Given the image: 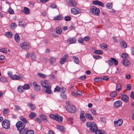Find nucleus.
Segmentation results:
<instances>
[{"label":"nucleus","instance_id":"nucleus-1","mask_svg":"<svg viewBox=\"0 0 134 134\" xmlns=\"http://www.w3.org/2000/svg\"><path fill=\"white\" fill-rule=\"evenodd\" d=\"M86 125L89 128L90 130L92 132H94L97 130V125L94 122H86Z\"/></svg>","mask_w":134,"mask_h":134},{"label":"nucleus","instance_id":"nucleus-2","mask_svg":"<svg viewBox=\"0 0 134 134\" xmlns=\"http://www.w3.org/2000/svg\"><path fill=\"white\" fill-rule=\"evenodd\" d=\"M90 13L94 15L98 16L100 12L99 9L98 8L94 6L92 7L90 9Z\"/></svg>","mask_w":134,"mask_h":134},{"label":"nucleus","instance_id":"nucleus-3","mask_svg":"<svg viewBox=\"0 0 134 134\" xmlns=\"http://www.w3.org/2000/svg\"><path fill=\"white\" fill-rule=\"evenodd\" d=\"M49 116L51 118L59 122H61L62 121L63 119L62 117L59 116L58 114L55 115L51 114L49 115Z\"/></svg>","mask_w":134,"mask_h":134},{"label":"nucleus","instance_id":"nucleus-4","mask_svg":"<svg viewBox=\"0 0 134 134\" xmlns=\"http://www.w3.org/2000/svg\"><path fill=\"white\" fill-rule=\"evenodd\" d=\"M26 125L25 123H23L21 121H18L16 124V126L17 130L20 131L22 129H24Z\"/></svg>","mask_w":134,"mask_h":134},{"label":"nucleus","instance_id":"nucleus-5","mask_svg":"<svg viewBox=\"0 0 134 134\" xmlns=\"http://www.w3.org/2000/svg\"><path fill=\"white\" fill-rule=\"evenodd\" d=\"M2 124L3 127L5 129H9L10 126V123L9 121L7 119L4 120L2 121Z\"/></svg>","mask_w":134,"mask_h":134},{"label":"nucleus","instance_id":"nucleus-6","mask_svg":"<svg viewBox=\"0 0 134 134\" xmlns=\"http://www.w3.org/2000/svg\"><path fill=\"white\" fill-rule=\"evenodd\" d=\"M21 47L24 49L28 50L31 47L30 44L27 42H23L21 43L20 45Z\"/></svg>","mask_w":134,"mask_h":134},{"label":"nucleus","instance_id":"nucleus-7","mask_svg":"<svg viewBox=\"0 0 134 134\" xmlns=\"http://www.w3.org/2000/svg\"><path fill=\"white\" fill-rule=\"evenodd\" d=\"M114 63V65L116 66L118 64V61L115 58H111V59H110L108 61V64L109 65H112Z\"/></svg>","mask_w":134,"mask_h":134},{"label":"nucleus","instance_id":"nucleus-8","mask_svg":"<svg viewBox=\"0 0 134 134\" xmlns=\"http://www.w3.org/2000/svg\"><path fill=\"white\" fill-rule=\"evenodd\" d=\"M71 11L72 13L75 15L81 13V10L78 8H72L71 10Z\"/></svg>","mask_w":134,"mask_h":134},{"label":"nucleus","instance_id":"nucleus-9","mask_svg":"<svg viewBox=\"0 0 134 134\" xmlns=\"http://www.w3.org/2000/svg\"><path fill=\"white\" fill-rule=\"evenodd\" d=\"M76 41V39L75 37H70L67 40V42L70 44L75 43Z\"/></svg>","mask_w":134,"mask_h":134},{"label":"nucleus","instance_id":"nucleus-10","mask_svg":"<svg viewBox=\"0 0 134 134\" xmlns=\"http://www.w3.org/2000/svg\"><path fill=\"white\" fill-rule=\"evenodd\" d=\"M69 113H73L75 112L76 110V108L74 106H71V107H68L66 109Z\"/></svg>","mask_w":134,"mask_h":134},{"label":"nucleus","instance_id":"nucleus-11","mask_svg":"<svg viewBox=\"0 0 134 134\" xmlns=\"http://www.w3.org/2000/svg\"><path fill=\"white\" fill-rule=\"evenodd\" d=\"M123 122L122 120L121 119H119L117 121H114V123L115 125L117 126H120L121 125Z\"/></svg>","mask_w":134,"mask_h":134},{"label":"nucleus","instance_id":"nucleus-12","mask_svg":"<svg viewBox=\"0 0 134 134\" xmlns=\"http://www.w3.org/2000/svg\"><path fill=\"white\" fill-rule=\"evenodd\" d=\"M122 104V102L121 100H117L115 102L114 106L115 107L118 108Z\"/></svg>","mask_w":134,"mask_h":134},{"label":"nucleus","instance_id":"nucleus-13","mask_svg":"<svg viewBox=\"0 0 134 134\" xmlns=\"http://www.w3.org/2000/svg\"><path fill=\"white\" fill-rule=\"evenodd\" d=\"M68 4L70 6L73 7H75L77 5L76 2L74 0H69Z\"/></svg>","mask_w":134,"mask_h":134},{"label":"nucleus","instance_id":"nucleus-14","mask_svg":"<svg viewBox=\"0 0 134 134\" xmlns=\"http://www.w3.org/2000/svg\"><path fill=\"white\" fill-rule=\"evenodd\" d=\"M92 3L93 4L98 5L102 7H103L104 6V4L103 3L98 0L93 1Z\"/></svg>","mask_w":134,"mask_h":134},{"label":"nucleus","instance_id":"nucleus-15","mask_svg":"<svg viewBox=\"0 0 134 134\" xmlns=\"http://www.w3.org/2000/svg\"><path fill=\"white\" fill-rule=\"evenodd\" d=\"M22 77L21 75H17L16 74L14 75L12 77V79L15 80H19Z\"/></svg>","mask_w":134,"mask_h":134},{"label":"nucleus","instance_id":"nucleus-16","mask_svg":"<svg viewBox=\"0 0 134 134\" xmlns=\"http://www.w3.org/2000/svg\"><path fill=\"white\" fill-rule=\"evenodd\" d=\"M41 83L42 86L44 88L49 86L48 85V81L47 80H43L41 81Z\"/></svg>","mask_w":134,"mask_h":134},{"label":"nucleus","instance_id":"nucleus-17","mask_svg":"<svg viewBox=\"0 0 134 134\" xmlns=\"http://www.w3.org/2000/svg\"><path fill=\"white\" fill-rule=\"evenodd\" d=\"M122 63L125 66H128L130 64V61L127 59H123L122 60Z\"/></svg>","mask_w":134,"mask_h":134},{"label":"nucleus","instance_id":"nucleus-18","mask_svg":"<svg viewBox=\"0 0 134 134\" xmlns=\"http://www.w3.org/2000/svg\"><path fill=\"white\" fill-rule=\"evenodd\" d=\"M121 99L123 101L127 102L129 100V97L127 95L124 94L122 96Z\"/></svg>","mask_w":134,"mask_h":134},{"label":"nucleus","instance_id":"nucleus-19","mask_svg":"<svg viewBox=\"0 0 134 134\" xmlns=\"http://www.w3.org/2000/svg\"><path fill=\"white\" fill-rule=\"evenodd\" d=\"M14 38L15 40L17 43L19 41L20 39L19 35L18 34H16L15 35Z\"/></svg>","mask_w":134,"mask_h":134},{"label":"nucleus","instance_id":"nucleus-20","mask_svg":"<svg viewBox=\"0 0 134 134\" xmlns=\"http://www.w3.org/2000/svg\"><path fill=\"white\" fill-rule=\"evenodd\" d=\"M85 116L86 117L90 120H92L93 119L92 115L90 113H87L85 114Z\"/></svg>","mask_w":134,"mask_h":134},{"label":"nucleus","instance_id":"nucleus-21","mask_svg":"<svg viewBox=\"0 0 134 134\" xmlns=\"http://www.w3.org/2000/svg\"><path fill=\"white\" fill-rule=\"evenodd\" d=\"M63 19L62 16L60 15L54 17L53 18V20H60Z\"/></svg>","mask_w":134,"mask_h":134},{"label":"nucleus","instance_id":"nucleus-22","mask_svg":"<svg viewBox=\"0 0 134 134\" xmlns=\"http://www.w3.org/2000/svg\"><path fill=\"white\" fill-rule=\"evenodd\" d=\"M17 90L20 93L23 92L24 91V90L23 87V86H18L17 87Z\"/></svg>","mask_w":134,"mask_h":134},{"label":"nucleus","instance_id":"nucleus-23","mask_svg":"<svg viewBox=\"0 0 134 134\" xmlns=\"http://www.w3.org/2000/svg\"><path fill=\"white\" fill-rule=\"evenodd\" d=\"M36 116V114L34 112H31L29 115V117L31 119H32Z\"/></svg>","mask_w":134,"mask_h":134},{"label":"nucleus","instance_id":"nucleus-24","mask_svg":"<svg viewBox=\"0 0 134 134\" xmlns=\"http://www.w3.org/2000/svg\"><path fill=\"white\" fill-rule=\"evenodd\" d=\"M45 91L46 93L48 94H50L51 93L52 91L51 89V87L49 86H48L46 88Z\"/></svg>","mask_w":134,"mask_h":134},{"label":"nucleus","instance_id":"nucleus-25","mask_svg":"<svg viewBox=\"0 0 134 134\" xmlns=\"http://www.w3.org/2000/svg\"><path fill=\"white\" fill-rule=\"evenodd\" d=\"M28 105L29 108L32 110H35L36 108L35 105L32 103H28Z\"/></svg>","mask_w":134,"mask_h":134},{"label":"nucleus","instance_id":"nucleus-26","mask_svg":"<svg viewBox=\"0 0 134 134\" xmlns=\"http://www.w3.org/2000/svg\"><path fill=\"white\" fill-rule=\"evenodd\" d=\"M40 117L44 122H46L48 120L47 117L46 115L42 114L40 115Z\"/></svg>","mask_w":134,"mask_h":134},{"label":"nucleus","instance_id":"nucleus-27","mask_svg":"<svg viewBox=\"0 0 134 134\" xmlns=\"http://www.w3.org/2000/svg\"><path fill=\"white\" fill-rule=\"evenodd\" d=\"M27 130L26 129H22L21 130H20L19 133L20 134H26L27 132Z\"/></svg>","mask_w":134,"mask_h":134},{"label":"nucleus","instance_id":"nucleus-28","mask_svg":"<svg viewBox=\"0 0 134 134\" xmlns=\"http://www.w3.org/2000/svg\"><path fill=\"white\" fill-rule=\"evenodd\" d=\"M72 58L74 59V61L76 63L78 64L79 63V60L77 57L75 56H72Z\"/></svg>","mask_w":134,"mask_h":134},{"label":"nucleus","instance_id":"nucleus-29","mask_svg":"<svg viewBox=\"0 0 134 134\" xmlns=\"http://www.w3.org/2000/svg\"><path fill=\"white\" fill-rule=\"evenodd\" d=\"M50 63L51 64H53L55 63L56 59L54 57H52L50 58L49 59Z\"/></svg>","mask_w":134,"mask_h":134},{"label":"nucleus","instance_id":"nucleus-30","mask_svg":"<svg viewBox=\"0 0 134 134\" xmlns=\"http://www.w3.org/2000/svg\"><path fill=\"white\" fill-rule=\"evenodd\" d=\"M57 128L61 131H64L65 129V127L63 126L60 125H57Z\"/></svg>","mask_w":134,"mask_h":134},{"label":"nucleus","instance_id":"nucleus-31","mask_svg":"<svg viewBox=\"0 0 134 134\" xmlns=\"http://www.w3.org/2000/svg\"><path fill=\"white\" fill-rule=\"evenodd\" d=\"M24 12L26 14H29V9L27 7H24Z\"/></svg>","mask_w":134,"mask_h":134},{"label":"nucleus","instance_id":"nucleus-32","mask_svg":"<svg viewBox=\"0 0 134 134\" xmlns=\"http://www.w3.org/2000/svg\"><path fill=\"white\" fill-rule=\"evenodd\" d=\"M5 35L8 38L11 37L12 36V33L10 32H7L5 33Z\"/></svg>","mask_w":134,"mask_h":134},{"label":"nucleus","instance_id":"nucleus-33","mask_svg":"<svg viewBox=\"0 0 134 134\" xmlns=\"http://www.w3.org/2000/svg\"><path fill=\"white\" fill-rule=\"evenodd\" d=\"M121 46L125 48H127V45L125 42L124 41H122L121 42Z\"/></svg>","mask_w":134,"mask_h":134},{"label":"nucleus","instance_id":"nucleus-34","mask_svg":"<svg viewBox=\"0 0 134 134\" xmlns=\"http://www.w3.org/2000/svg\"><path fill=\"white\" fill-rule=\"evenodd\" d=\"M66 61V59L65 58H62L60 59V62L61 64H64Z\"/></svg>","mask_w":134,"mask_h":134},{"label":"nucleus","instance_id":"nucleus-35","mask_svg":"<svg viewBox=\"0 0 134 134\" xmlns=\"http://www.w3.org/2000/svg\"><path fill=\"white\" fill-rule=\"evenodd\" d=\"M94 53L96 54H101L103 53V52L101 50H96L94 51Z\"/></svg>","mask_w":134,"mask_h":134},{"label":"nucleus","instance_id":"nucleus-36","mask_svg":"<svg viewBox=\"0 0 134 134\" xmlns=\"http://www.w3.org/2000/svg\"><path fill=\"white\" fill-rule=\"evenodd\" d=\"M36 57L35 54L33 53L31 54V59L33 61H35L36 59Z\"/></svg>","mask_w":134,"mask_h":134},{"label":"nucleus","instance_id":"nucleus-37","mask_svg":"<svg viewBox=\"0 0 134 134\" xmlns=\"http://www.w3.org/2000/svg\"><path fill=\"white\" fill-rule=\"evenodd\" d=\"M56 32L58 34H60L62 32V31L61 28L59 27L56 28Z\"/></svg>","mask_w":134,"mask_h":134},{"label":"nucleus","instance_id":"nucleus-38","mask_svg":"<svg viewBox=\"0 0 134 134\" xmlns=\"http://www.w3.org/2000/svg\"><path fill=\"white\" fill-rule=\"evenodd\" d=\"M121 90V85L119 84L118 83L117 84L116 88V90L118 91H120Z\"/></svg>","mask_w":134,"mask_h":134},{"label":"nucleus","instance_id":"nucleus-39","mask_svg":"<svg viewBox=\"0 0 134 134\" xmlns=\"http://www.w3.org/2000/svg\"><path fill=\"white\" fill-rule=\"evenodd\" d=\"M23 87L24 88V90H27L30 88L29 85L27 84H24L23 86Z\"/></svg>","mask_w":134,"mask_h":134},{"label":"nucleus","instance_id":"nucleus-40","mask_svg":"<svg viewBox=\"0 0 134 134\" xmlns=\"http://www.w3.org/2000/svg\"><path fill=\"white\" fill-rule=\"evenodd\" d=\"M10 111L7 108H4L3 110V113L4 114H7L9 113Z\"/></svg>","mask_w":134,"mask_h":134},{"label":"nucleus","instance_id":"nucleus-41","mask_svg":"<svg viewBox=\"0 0 134 134\" xmlns=\"http://www.w3.org/2000/svg\"><path fill=\"white\" fill-rule=\"evenodd\" d=\"M0 80L3 82H8V80L5 77H2L0 79Z\"/></svg>","mask_w":134,"mask_h":134},{"label":"nucleus","instance_id":"nucleus-42","mask_svg":"<svg viewBox=\"0 0 134 134\" xmlns=\"http://www.w3.org/2000/svg\"><path fill=\"white\" fill-rule=\"evenodd\" d=\"M60 96L63 99H65L66 97V96L64 93L61 92L60 94Z\"/></svg>","mask_w":134,"mask_h":134},{"label":"nucleus","instance_id":"nucleus-43","mask_svg":"<svg viewBox=\"0 0 134 134\" xmlns=\"http://www.w3.org/2000/svg\"><path fill=\"white\" fill-rule=\"evenodd\" d=\"M37 75L43 78H45L46 77V75L43 74H42L40 73H38L37 74Z\"/></svg>","mask_w":134,"mask_h":134},{"label":"nucleus","instance_id":"nucleus-44","mask_svg":"<svg viewBox=\"0 0 134 134\" xmlns=\"http://www.w3.org/2000/svg\"><path fill=\"white\" fill-rule=\"evenodd\" d=\"M117 94V92L115 91H114L112 92L110 94L111 96L113 97H115Z\"/></svg>","mask_w":134,"mask_h":134},{"label":"nucleus","instance_id":"nucleus-45","mask_svg":"<svg viewBox=\"0 0 134 134\" xmlns=\"http://www.w3.org/2000/svg\"><path fill=\"white\" fill-rule=\"evenodd\" d=\"M128 57L127 54L125 53H123L121 55V57L122 58L126 59Z\"/></svg>","mask_w":134,"mask_h":134},{"label":"nucleus","instance_id":"nucleus-46","mask_svg":"<svg viewBox=\"0 0 134 134\" xmlns=\"http://www.w3.org/2000/svg\"><path fill=\"white\" fill-rule=\"evenodd\" d=\"M41 87L40 86L37 85L35 87V89L36 91H38L40 89Z\"/></svg>","mask_w":134,"mask_h":134},{"label":"nucleus","instance_id":"nucleus-47","mask_svg":"<svg viewBox=\"0 0 134 134\" xmlns=\"http://www.w3.org/2000/svg\"><path fill=\"white\" fill-rule=\"evenodd\" d=\"M107 8L110 9L112 7V4L111 3H108L106 5Z\"/></svg>","mask_w":134,"mask_h":134},{"label":"nucleus","instance_id":"nucleus-48","mask_svg":"<svg viewBox=\"0 0 134 134\" xmlns=\"http://www.w3.org/2000/svg\"><path fill=\"white\" fill-rule=\"evenodd\" d=\"M100 47L102 48L103 49H105L107 47V45L104 44H101L100 45Z\"/></svg>","mask_w":134,"mask_h":134},{"label":"nucleus","instance_id":"nucleus-49","mask_svg":"<svg viewBox=\"0 0 134 134\" xmlns=\"http://www.w3.org/2000/svg\"><path fill=\"white\" fill-rule=\"evenodd\" d=\"M93 57L96 59H100L102 58V56L99 55H93Z\"/></svg>","mask_w":134,"mask_h":134},{"label":"nucleus","instance_id":"nucleus-50","mask_svg":"<svg viewBox=\"0 0 134 134\" xmlns=\"http://www.w3.org/2000/svg\"><path fill=\"white\" fill-rule=\"evenodd\" d=\"M60 90V88L58 86H57L56 87L54 88V91L59 92Z\"/></svg>","mask_w":134,"mask_h":134},{"label":"nucleus","instance_id":"nucleus-51","mask_svg":"<svg viewBox=\"0 0 134 134\" xmlns=\"http://www.w3.org/2000/svg\"><path fill=\"white\" fill-rule=\"evenodd\" d=\"M27 132L26 134H34V131L32 130H27Z\"/></svg>","mask_w":134,"mask_h":134},{"label":"nucleus","instance_id":"nucleus-52","mask_svg":"<svg viewBox=\"0 0 134 134\" xmlns=\"http://www.w3.org/2000/svg\"><path fill=\"white\" fill-rule=\"evenodd\" d=\"M0 51L4 53H6L7 52V50L6 48H4L1 49H0Z\"/></svg>","mask_w":134,"mask_h":134},{"label":"nucleus","instance_id":"nucleus-53","mask_svg":"<svg viewBox=\"0 0 134 134\" xmlns=\"http://www.w3.org/2000/svg\"><path fill=\"white\" fill-rule=\"evenodd\" d=\"M90 111L92 114L93 115H96V112L95 110L93 109H91Z\"/></svg>","mask_w":134,"mask_h":134},{"label":"nucleus","instance_id":"nucleus-54","mask_svg":"<svg viewBox=\"0 0 134 134\" xmlns=\"http://www.w3.org/2000/svg\"><path fill=\"white\" fill-rule=\"evenodd\" d=\"M65 20L66 21H69L71 20V17L69 16H67L65 17Z\"/></svg>","mask_w":134,"mask_h":134},{"label":"nucleus","instance_id":"nucleus-55","mask_svg":"<svg viewBox=\"0 0 134 134\" xmlns=\"http://www.w3.org/2000/svg\"><path fill=\"white\" fill-rule=\"evenodd\" d=\"M80 118L81 120L83 121H85L86 119L85 116L84 115L80 116Z\"/></svg>","mask_w":134,"mask_h":134},{"label":"nucleus","instance_id":"nucleus-56","mask_svg":"<svg viewBox=\"0 0 134 134\" xmlns=\"http://www.w3.org/2000/svg\"><path fill=\"white\" fill-rule=\"evenodd\" d=\"M102 78L101 77H98L95 78L94 79V80L95 81H99L102 80Z\"/></svg>","mask_w":134,"mask_h":134},{"label":"nucleus","instance_id":"nucleus-57","mask_svg":"<svg viewBox=\"0 0 134 134\" xmlns=\"http://www.w3.org/2000/svg\"><path fill=\"white\" fill-rule=\"evenodd\" d=\"M79 42L80 43H82L83 42V39L82 38H79L78 40Z\"/></svg>","mask_w":134,"mask_h":134},{"label":"nucleus","instance_id":"nucleus-58","mask_svg":"<svg viewBox=\"0 0 134 134\" xmlns=\"http://www.w3.org/2000/svg\"><path fill=\"white\" fill-rule=\"evenodd\" d=\"M20 119L22 121L24 122V123L25 124V123L27 122V120L25 118L23 117H20Z\"/></svg>","mask_w":134,"mask_h":134},{"label":"nucleus","instance_id":"nucleus-59","mask_svg":"<svg viewBox=\"0 0 134 134\" xmlns=\"http://www.w3.org/2000/svg\"><path fill=\"white\" fill-rule=\"evenodd\" d=\"M131 85L130 84L127 85V86L126 88V89L128 90H129L131 89Z\"/></svg>","mask_w":134,"mask_h":134},{"label":"nucleus","instance_id":"nucleus-60","mask_svg":"<svg viewBox=\"0 0 134 134\" xmlns=\"http://www.w3.org/2000/svg\"><path fill=\"white\" fill-rule=\"evenodd\" d=\"M8 11L11 14H13L14 13V11L10 8H9Z\"/></svg>","mask_w":134,"mask_h":134},{"label":"nucleus","instance_id":"nucleus-61","mask_svg":"<svg viewBox=\"0 0 134 134\" xmlns=\"http://www.w3.org/2000/svg\"><path fill=\"white\" fill-rule=\"evenodd\" d=\"M23 22V20H21L20 21H18V25L19 26H20L21 25L23 26L24 25V24H22V25L21 24H22V23Z\"/></svg>","mask_w":134,"mask_h":134},{"label":"nucleus","instance_id":"nucleus-62","mask_svg":"<svg viewBox=\"0 0 134 134\" xmlns=\"http://www.w3.org/2000/svg\"><path fill=\"white\" fill-rule=\"evenodd\" d=\"M11 27L13 28H15L16 27V25L15 23H12L11 24Z\"/></svg>","mask_w":134,"mask_h":134},{"label":"nucleus","instance_id":"nucleus-63","mask_svg":"<svg viewBox=\"0 0 134 134\" xmlns=\"http://www.w3.org/2000/svg\"><path fill=\"white\" fill-rule=\"evenodd\" d=\"M35 120L36 122L39 123H40L41 122V120L39 118H36Z\"/></svg>","mask_w":134,"mask_h":134},{"label":"nucleus","instance_id":"nucleus-64","mask_svg":"<svg viewBox=\"0 0 134 134\" xmlns=\"http://www.w3.org/2000/svg\"><path fill=\"white\" fill-rule=\"evenodd\" d=\"M73 119L71 117L69 118L68 119V120L69 121V123L70 124H72L73 123V121H72Z\"/></svg>","mask_w":134,"mask_h":134}]
</instances>
